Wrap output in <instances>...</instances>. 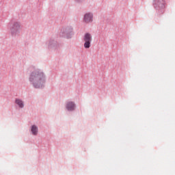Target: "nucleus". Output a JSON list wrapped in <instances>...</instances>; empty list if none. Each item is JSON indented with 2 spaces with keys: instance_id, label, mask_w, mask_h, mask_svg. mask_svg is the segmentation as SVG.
<instances>
[{
  "instance_id": "f03ea898",
  "label": "nucleus",
  "mask_w": 175,
  "mask_h": 175,
  "mask_svg": "<svg viewBox=\"0 0 175 175\" xmlns=\"http://www.w3.org/2000/svg\"><path fill=\"white\" fill-rule=\"evenodd\" d=\"M84 47L85 49H90L91 47V42L92 40V36L89 33H86L83 37Z\"/></svg>"
},
{
  "instance_id": "7ed1b4c3",
  "label": "nucleus",
  "mask_w": 175,
  "mask_h": 175,
  "mask_svg": "<svg viewBox=\"0 0 175 175\" xmlns=\"http://www.w3.org/2000/svg\"><path fill=\"white\" fill-rule=\"evenodd\" d=\"M20 31V23H15L11 26V33L16 35Z\"/></svg>"
},
{
  "instance_id": "20e7f679",
  "label": "nucleus",
  "mask_w": 175,
  "mask_h": 175,
  "mask_svg": "<svg viewBox=\"0 0 175 175\" xmlns=\"http://www.w3.org/2000/svg\"><path fill=\"white\" fill-rule=\"evenodd\" d=\"M94 16L91 13H87L84 15L83 21L84 23H92V18Z\"/></svg>"
},
{
  "instance_id": "0eeeda50",
  "label": "nucleus",
  "mask_w": 175,
  "mask_h": 175,
  "mask_svg": "<svg viewBox=\"0 0 175 175\" xmlns=\"http://www.w3.org/2000/svg\"><path fill=\"white\" fill-rule=\"evenodd\" d=\"M31 132L33 135H38V126L33 125L31 126Z\"/></svg>"
},
{
  "instance_id": "39448f33",
  "label": "nucleus",
  "mask_w": 175,
  "mask_h": 175,
  "mask_svg": "<svg viewBox=\"0 0 175 175\" xmlns=\"http://www.w3.org/2000/svg\"><path fill=\"white\" fill-rule=\"evenodd\" d=\"M75 108H76V105L73 102H68L66 105V109L69 111H72L75 110Z\"/></svg>"
},
{
  "instance_id": "423d86ee",
  "label": "nucleus",
  "mask_w": 175,
  "mask_h": 175,
  "mask_svg": "<svg viewBox=\"0 0 175 175\" xmlns=\"http://www.w3.org/2000/svg\"><path fill=\"white\" fill-rule=\"evenodd\" d=\"M15 103L21 109H23V107H24V102H23L21 100H20L18 98H16V100H15Z\"/></svg>"
},
{
  "instance_id": "f257e3e1",
  "label": "nucleus",
  "mask_w": 175,
  "mask_h": 175,
  "mask_svg": "<svg viewBox=\"0 0 175 175\" xmlns=\"http://www.w3.org/2000/svg\"><path fill=\"white\" fill-rule=\"evenodd\" d=\"M29 81L32 83L35 88H42L44 83H46L44 74L39 71L33 72L30 75Z\"/></svg>"
}]
</instances>
